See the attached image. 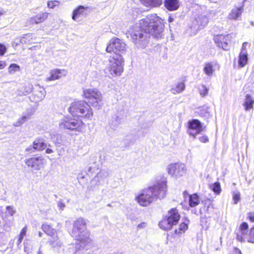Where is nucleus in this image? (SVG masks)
<instances>
[{"label":"nucleus","instance_id":"obj_55","mask_svg":"<svg viewBox=\"0 0 254 254\" xmlns=\"http://www.w3.org/2000/svg\"><path fill=\"white\" fill-rule=\"evenodd\" d=\"M42 233L41 232H39V235L40 237H42Z\"/></svg>","mask_w":254,"mask_h":254},{"label":"nucleus","instance_id":"obj_26","mask_svg":"<svg viewBox=\"0 0 254 254\" xmlns=\"http://www.w3.org/2000/svg\"><path fill=\"white\" fill-rule=\"evenodd\" d=\"M195 22L198 25V29H199L207 24L208 18L205 15H200L195 19Z\"/></svg>","mask_w":254,"mask_h":254},{"label":"nucleus","instance_id":"obj_39","mask_svg":"<svg viewBox=\"0 0 254 254\" xmlns=\"http://www.w3.org/2000/svg\"><path fill=\"white\" fill-rule=\"evenodd\" d=\"M59 2L57 0H51L48 2V7L50 8H54L55 6L58 5Z\"/></svg>","mask_w":254,"mask_h":254},{"label":"nucleus","instance_id":"obj_36","mask_svg":"<svg viewBox=\"0 0 254 254\" xmlns=\"http://www.w3.org/2000/svg\"><path fill=\"white\" fill-rule=\"evenodd\" d=\"M8 69L10 74H14L15 72L20 71V67L17 64H12L9 66Z\"/></svg>","mask_w":254,"mask_h":254},{"label":"nucleus","instance_id":"obj_29","mask_svg":"<svg viewBox=\"0 0 254 254\" xmlns=\"http://www.w3.org/2000/svg\"><path fill=\"white\" fill-rule=\"evenodd\" d=\"M248 53L240 52L239 55V65L240 67H244L248 62Z\"/></svg>","mask_w":254,"mask_h":254},{"label":"nucleus","instance_id":"obj_30","mask_svg":"<svg viewBox=\"0 0 254 254\" xmlns=\"http://www.w3.org/2000/svg\"><path fill=\"white\" fill-rule=\"evenodd\" d=\"M254 100L251 95L247 94L246 96L244 106L245 107L246 110H249L253 108Z\"/></svg>","mask_w":254,"mask_h":254},{"label":"nucleus","instance_id":"obj_46","mask_svg":"<svg viewBox=\"0 0 254 254\" xmlns=\"http://www.w3.org/2000/svg\"><path fill=\"white\" fill-rule=\"evenodd\" d=\"M248 217L251 222H254V212L249 213Z\"/></svg>","mask_w":254,"mask_h":254},{"label":"nucleus","instance_id":"obj_15","mask_svg":"<svg viewBox=\"0 0 254 254\" xmlns=\"http://www.w3.org/2000/svg\"><path fill=\"white\" fill-rule=\"evenodd\" d=\"M138 203L142 206H147L154 201L148 189L143 190L142 192L135 197Z\"/></svg>","mask_w":254,"mask_h":254},{"label":"nucleus","instance_id":"obj_22","mask_svg":"<svg viewBox=\"0 0 254 254\" xmlns=\"http://www.w3.org/2000/svg\"><path fill=\"white\" fill-rule=\"evenodd\" d=\"M165 6L170 11L176 10L180 6V2L178 0H165Z\"/></svg>","mask_w":254,"mask_h":254},{"label":"nucleus","instance_id":"obj_1","mask_svg":"<svg viewBox=\"0 0 254 254\" xmlns=\"http://www.w3.org/2000/svg\"><path fill=\"white\" fill-rule=\"evenodd\" d=\"M164 25L156 14L147 15L139 21V26L130 32L132 42L138 48H144L148 43L149 35L157 39L163 36Z\"/></svg>","mask_w":254,"mask_h":254},{"label":"nucleus","instance_id":"obj_40","mask_svg":"<svg viewBox=\"0 0 254 254\" xmlns=\"http://www.w3.org/2000/svg\"><path fill=\"white\" fill-rule=\"evenodd\" d=\"M6 208L7 213L10 216H13L16 212L15 210L11 206H7Z\"/></svg>","mask_w":254,"mask_h":254},{"label":"nucleus","instance_id":"obj_28","mask_svg":"<svg viewBox=\"0 0 254 254\" xmlns=\"http://www.w3.org/2000/svg\"><path fill=\"white\" fill-rule=\"evenodd\" d=\"M86 8L82 5L79 6L76 8L73 12L72 18L73 20H76L81 15H82L84 13V10Z\"/></svg>","mask_w":254,"mask_h":254},{"label":"nucleus","instance_id":"obj_4","mask_svg":"<svg viewBox=\"0 0 254 254\" xmlns=\"http://www.w3.org/2000/svg\"><path fill=\"white\" fill-rule=\"evenodd\" d=\"M109 64L107 69L111 75L119 76L124 71V60L122 55H115L108 59Z\"/></svg>","mask_w":254,"mask_h":254},{"label":"nucleus","instance_id":"obj_52","mask_svg":"<svg viewBox=\"0 0 254 254\" xmlns=\"http://www.w3.org/2000/svg\"><path fill=\"white\" fill-rule=\"evenodd\" d=\"M23 239L21 238L20 237H19L18 239L17 240V245H19L21 243V242L23 240Z\"/></svg>","mask_w":254,"mask_h":254},{"label":"nucleus","instance_id":"obj_17","mask_svg":"<svg viewBox=\"0 0 254 254\" xmlns=\"http://www.w3.org/2000/svg\"><path fill=\"white\" fill-rule=\"evenodd\" d=\"M67 72L65 69H54L51 70L50 72V76L46 77L45 81L47 82L54 81L59 79L63 76H65Z\"/></svg>","mask_w":254,"mask_h":254},{"label":"nucleus","instance_id":"obj_42","mask_svg":"<svg viewBox=\"0 0 254 254\" xmlns=\"http://www.w3.org/2000/svg\"><path fill=\"white\" fill-rule=\"evenodd\" d=\"M27 232V227H24L21 231L19 237L23 239L24 237L26 235V233Z\"/></svg>","mask_w":254,"mask_h":254},{"label":"nucleus","instance_id":"obj_57","mask_svg":"<svg viewBox=\"0 0 254 254\" xmlns=\"http://www.w3.org/2000/svg\"><path fill=\"white\" fill-rule=\"evenodd\" d=\"M48 146H49V147H50V146H51V145H50V144H48Z\"/></svg>","mask_w":254,"mask_h":254},{"label":"nucleus","instance_id":"obj_18","mask_svg":"<svg viewBox=\"0 0 254 254\" xmlns=\"http://www.w3.org/2000/svg\"><path fill=\"white\" fill-rule=\"evenodd\" d=\"M214 40L218 47L221 48L224 50L229 49L228 41L229 40V36L228 35H217L214 37Z\"/></svg>","mask_w":254,"mask_h":254},{"label":"nucleus","instance_id":"obj_32","mask_svg":"<svg viewBox=\"0 0 254 254\" xmlns=\"http://www.w3.org/2000/svg\"><path fill=\"white\" fill-rule=\"evenodd\" d=\"M34 42L33 35L32 34H26L24 35L20 39V43L22 44L32 43Z\"/></svg>","mask_w":254,"mask_h":254},{"label":"nucleus","instance_id":"obj_5","mask_svg":"<svg viewBox=\"0 0 254 254\" xmlns=\"http://www.w3.org/2000/svg\"><path fill=\"white\" fill-rule=\"evenodd\" d=\"M83 124V122L80 120H77L69 116H66L64 117L60 120L59 127V128L62 130L80 131L81 127Z\"/></svg>","mask_w":254,"mask_h":254},{"label":"nucleus","instance_id":"obj_13","mask_svg":"<svg viewBox=\"0 0 254 254\" xmlns=\"http://www.w3.org/2000/svg\"><path fill=\"white\" fill-rule=\"evenodd\" d=\"M25 163L33 170H39L44 165L45 159L43 156H39L25 159Z\"/></svg>","mask_w":254,"mask_h":254},{"label":"nucleus","instance_id":"obj_20","mask_svg":"<svg viewBox=\"0 0 254 254\" xmlns=\"http://www.w3.org/2000/svg\"><path fill=\"white\" fill-rule=\"evenodd\" d=\"M48 15L49 13L46 12L40 13L35 16L30 18L29 22L32 24L41 23L44 21L48 18Z\"/></svg>","mask_w":254,"mask_h":254},{"label":"nucleus","instance_id":"obj_7","mask_svg":"<svg viewBox=\"0 0 254 254\" xmlns=\"http://www.w3.org/2000/svg\"><path fill=\"white\" fill-rule=\"evenodd\" d=\"M126 44L119 38L112 39L108 44L106 51L107 53H114L115 55H121L126 52Z\"/></svg>","mask_w":254,"mask_h":254},{"label":"nucleus","instance_id":"obj_2","mask_svg":"<svg viewBox=\"0 0 254 254\" xmlns=\"http://www.w3.org/2000/svg\"><path fill=\"white\" fill-rule=\"evenodd\" d=\"M86 225L87 222L83 218H79L73 222L71 235L76 241L75 244L76 251L85 248L91 242Z\"/></svg>","mask_w":254,"mask_h":254},{"label":"nucleus","instance_id":"obj_35","mask_svg":"<svg viewBox=\"0 0 254 254\" xmlns=\"http://www.w3.org/2000/svg\"><path fill=\"white\" fill-rule=\"evenodd\" d=\"M210 188L216 194L220 193L221 190L220 184L219 182H215L210 185Z\"/></svg>","mask_w":254,"mask_h":254},{"label":"nucleus","instance_id":"obj_19","mask_svg":"<svg viewBox=\"0 0 254 254\" xmlns=\"http://www.w3.org/2000/svg\"><path fill=\"white\" fill-rule=\"evenodd\" d=\"M47 144L42 139L37 138L33 142L32 146H30L26 149V151H32L33 148L35 150L42 151L46 148Z\"/></svg>","mask_w":254,"mask_h":254},{"label":"nucleus","instance_id":"obj_8","mask_svg":"<svg viewBox=\"0 0 254 254\" xmlns=\"http://www.w3.org/2000/svg\"><path fill=\"white\" fill-rule=\"evenodd\" d=\"M248 227L246 222H243L240 225L239 232L237 234V239L240 242L247 241L254 243V226L250 229L249 233Z\"/></svg>","mask_w":254,"mask_h":254},{"label":"nucleus","instance_id":"obj_51","mask_svg":"<svg viewBox=\"0 0 254 254\" xmlns=\"http://www.w3.org/2000/svg\"><path fill=\"white\" fill-rule=\"evenodd\" d=\"M234 253H235V254H241V251L237 248L235 249Z\"/></svg>","mask_w":254,"mask_h":254},{"label":"nucleus","instance_id":"obj_45","mask_svg":"<svg viewBox=\"0 0 254 254\" xmlns=\"http://www.w3.org/2000/svg\"><path fill=\"white\" fill-rule=\"evenodd\" d=\"M58 206L60 210L62 211L64 210V209L65 207V205L64 203H63L61 201H59L58 202Z\"/></svg>","mask_w":254,"mask_h":254},{"label":"nucleus","instance_id":"obj_14","mask_svg":"<svg viewBox=\"0 0 254 254\" xmlns=\"http://www.w3.org/2000/svg\"><path fill=\"white\" fill-rule=\"evenodd\" d=\"M46 91L45 89L38 85L33 88V93L30 97V100L35 103H38L45 97Z\"/></svg>","mask_w":254,"mask_h":254},{"label":"nucleus","instance_id":"obj_50","mask_svg":"<svg viewBox=\"0 0 254 254\" xmlns=\"http://www.w3.org/2000/svg\"><path fill=\"white\" fill-rule=\"evenodd\" d=\"M45 152L47 154H51L54 152V150L51 148H48L46 149Z\"/></svg>","mask_w":254,"mask_h":254},{"label":"nucleus","instance_id":"obj_12","mask_svg":"<svg viewBox=\"0 0 254 254\" xmlns=\"http://www.w3.org/2000/svg\"><path fill=\"white\" fill-rule=\"evenodd\" d=\"M168 173L172 176L178 178L186 174V166L183 163L171 164L167 167Z\"/></svg>","mask_w":254,"mask_h":254},{"label":"nucleus","instance_id":"obj_33","mask_svg":"<svg viewBox=\"0 0 254 254\" xmlns=\"http://www.w3.org/2000/svg\"><path fill=\"white\" fill-rule=\"evenodd\" d=\"M30 116L29 115H24L19 119L18 121L13 124V126L16 127H20L21 125L30 119Z\"/></svg>","mask_w":254,"mask_h":254},{"label":"nucleus","instance_id":"obj_43","mask_svg":"<svg viewBox=\"0 0 254 254\" xmlns=\"http://www.w3.org/2000/svg\"><path fill=\"white\" fill-rule=\"evenodd\" d=\"M6 51L5 46L2 44H0V56H2L4 54Z\"/></svg>","mask_w":254,"mask_h":254},{"label":"nucleus","instance_id":"obj_27","mask_svg":"<svg viewBox=\"0 0 254 254\" xmlns=\"http://www.w3.org/2000/svg\"><path fill=\"white\" fill-rule=\"evenodd\" d=\"M214 71L215 68L213 63L208 62L204 64L203 71L208 76H212Z\"/></svg>","mask_w":254,"mask_h":254},{"label":"nucleus","instance_id":"obj_24","mask_svg":"<svg viewBox=\"0 0 254 254\" xmlns=\"http://www.w3.org/2000/svg\"><path fill=\"white\" fill-rule=\"evenodd\" d=\"M186 195L189 196V205L190 207H195L198 204L199 202V199L198 196L196 193L192 195H190L187 191H184V196L186 197Z\"/></svg>","mask_w":254,"mask_h":254},{"label":"nucleus","instance_id":"obj_11","mask_svg":"<svg viewBox=\"0 0 254 254\" xmlns=\"http://www.w3.org/2000/svg\"><path fill=\"white\" fill-rule=\"evenodd\" d=\"M42 228L45 233L51 236L49 243L52 247H61L63 246V243L59 240L56 230L47 224H44Z\"/></svg>","mask_w":254,"mask_h":254},{"label":"nucleus","instance_id":"obj_48","mask_svg":"<svg viewBox=\"0 0 254 254\" xmlns=\"http://www.w3.org/2000/svg\"><path fill=\"white\" fill-rule=\"evenodd\" d=\"M146 223L145 222H141L140 224H138L137 226V228L138 229H140L146 227Z\"/></svg>","mask_w":254,"mask_h":254},{"label":"nucleus","instance_id":"obj_3","mask_svg":"<svg viewBox=\"0 0 254 254\" xmlns=\"http://www.w3.org/2000/svg\"><path fill=\"white\" fill-rule=\"evenodd\" d=\"M69 112L73 116L91 119L93 111L90 105L84 101H75L72 103L68 109Z\"/></svg>","mask_w":254,"mask_h":254},{"label":"nucleus","instance_id":"obj_23","mask_svg":"<svg viewBox=\"0 0 254 254\" xmlns=\"http://www.w3.org/2000/svg\"><path fill=\"white\" fill-rule=\"evenodd\" d=\"M50 138L55 145L60 144L62 141V135L56 130H51L49 132Z\"/></svg>","mask_w":254,"mask_h":254},{"label":"nucleus","instance_id":"obj_47","mask_svg":"<svg viewBox=\"0 0 254 254\" xmlns=\"http://www.w3.org/2000/svg\"><path fill=\"white\" fill-rule=\"evenodd\" d=\"M248 45L247 42H244L242 45V50L241 52L247 53V46Z\"/></svg>","mask_w":254,"mask_h":254},{"label":"nucleus","instance_id":"obj_53","mask_svg":"<svg viewBox=\"0 0 254 254\" xmlns=\"http://www.w3.org/2000/svg\"><path fill=\"white\" fill-rule=\"evenodd\" d=\"M173 20H174V18H172L171 17H170L169 18L168 21H169V22H171L173 21Z\"/></svg>","mask_w":254,"mask_h":254},{"label":"nucleus","instance_id":"obj_25","mask_svg":"<svg viewBox=\"0 0 254 254\" xmlns=\"http://www.w3.org/2000/svg\"><path fill=\"white\" fill-rule=\"evenodd\" d=\"M141 3L147 7H158L162 3V0H140Z\"/></svg>","mask_w":254,"mask_h":254},{"label":"nucleus","instance_id":"obj_38","mask_svg":"<svg viewBox=\"0 0 254 254\" xmlns=\"http://www.w3.org/2000/svg\"><path fill=\"white\" fill-rule=\"evenodd\" d=\"M199 90L200 95L202 96H204L207 94L209 89L205 86L202 85L199 88Z\"/></svg>","mask_w":254,"mask_h":254},{"label":"nucleus","instance_id":"obj_31","mask_svg":"<svg viewBox=\"0 0 254 254\" xmlns=\"http://www.w3.org/2000/svg\"><path fill=\"white\" fill-rule=\"evenodd\" d=\"M185 89V84L184 82H179L175 87L171 89V92L173 94L180 93L183 91Z\"/></svg>","mask_w":254,"mask_h":254},{"label":"nucleus","instance_id":"obj_41","mask_svg":"<svg viewBox=\"0 0 254 254\" xmlns=\"http://www.w3.org/2000/svg\"><path fill=\"white\" fill-rule=\"evenodd\" d=\"M233 198L234 201V203L236 204L240 199V194L239 193H234L233 195Z\"/></svg>","mask_w":254,"mask_h":254},{"label":"nucleus","instance_id":"obj_9","mask_svg":"<svg viewBox=\"0 0 254 254\" xmlns=\"http://www.w3.org/2000/svg\"><path fill=\"white\" fill-rule=\"evenodd\" d=\"M83 96L93 107H98L103 98L101 92L96 88L84 89Z\"/></svg>","mask_w":254,"mask_h":254},{"label":"nucleus","instance_id":"obj_44","mask_svg":"<svg viewBox=\"0 0 254 254\" xmlns=\"http://www.w3.org/2000/svg\"><path fill=\"white\" fill-rule=\"evenodd\" d=\"M199 140L202 143L208 142L209 138L206 135H203L199 138Z\"/></svg>","mask_w":254,"mask_h":254},{"label":"nucleus","instance_id":"obj_37","mask_svg":"<svg viewBox=\"0 0 254 254\" xmlns=\"http://www.w3.org/2000/svg\"><path fill=\"white\" fill-rule=\"evenodd\" d=\"M107 176L108 173L105 171L102 170L97 173L95 177V179L99 182L100 180L106 178Z\"/></svg>","mask_w":254,"mask_h":254},{"label":"nucleus","instance_id":"obj_21","mask_svg":"<svg viewBox=\"0 0 254 254\" xmlns=\"http://www.w3.org/2000/svg\"><path fill=\"white\" fill-rule=\"evenodd\" d=\"M244 4L240 7L233 8L228 15V18L237 20L241 15L244 10Z\"/></svg>","mask_w":254,"mask_h":254},{"label":"nucleus","instance_id":"obj_54","mask_svg":"<svg viewBox=\"0 0 254 254\" xmlns=\"http://www.w3.org/2000/svg\"><path fill=\"white\" fill-rule=\"evenodd\" d=\"M3 14V11L0 9V16H1Z\"/></svg>","mask_w":254,"mask_h":254},{"label":"nucleus","instance_id":"obj_6","mask_svg":"<svg viewBox=\"0 0 254 254\" xmlns=\"http://www.w3.org/2000/svg\"><path fill=\"white\" fill-rule=\"evenodd\" d=\"M180 218V215L178 210L172 208L168 211V216L161 220L159 226L160 228L168 231L170 230L173 225H176Z\"/></svg>","mask_w":254,"mask_h":254},{"label":"nucleus","instance_id":"obj_16","mask_svg":"<svg viewBox=\"0 0 254 254\" xmlns=\"http://www.w3.org/2000/svg\"><path fill=\"white\" fill-rule=\"evenodd\" d=\"M190 135L195 137L204 129L201 123L198 120H192L189 122Z\"/></svg>","mask_w":254,"mask_h":254},{"label":"nucleus","instance_id":"obj_49","mask_svg":"<svg viewBox=\"0 0 254 254\" xmlns=\"http://www.w3.org/2000/svg\"><path fill=\"white\" fill-rule=\"evenodd\" d=\"M6 66V64L3 61H0V69H3Z\"/></svg>","mask_w":254,"mask_h":254},{"label":"nucleus","instance_id":"obj_34","mask_svg":"<svg viewBox=\"0 0 254 254\" xmlns=\"http://www.w3.org/2000/svg\"><path fill=\"white\" fill-rule=\"evenodd\" d=\"M188 223L186 222H182L180 224L179 228L175 230V233L178 235L181 234L185 232V231L188 229Z\"/></svg>","mask_w":254,"mask_h":254},{"label":"nucleus","instance_id":"obj_10","mask_svg":"<svg viewBox=\"0 0 254 254\" xmlns=\"http://www.w3.org/2000/svg\"><path fill=\"white\" fill-rule=\"evenodd\" d=\"M148 189V192H150L154 200L163 198L165 197L167 192L166 182L163 181Z\"/></svg>","mask_w":254,"mask_h":254},{"label":"nucleus","instance_id":"obj_56","mask_svg":"<svg viewBox=\"0 0 254 254\" xmlns=\"http://www.w3.org/2000/svg\"><path fill=\"white\" fill-rule=\"evenodd\" d=\"M32 86L31 85H29V87H30V89L31 88Z\"/></svg>","mask_w":254,"mask_h":254}]
</instances>
